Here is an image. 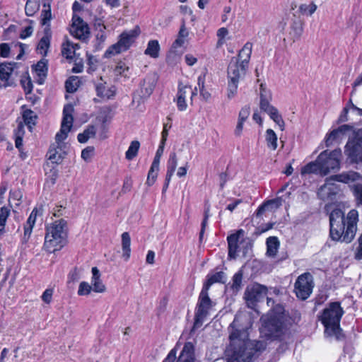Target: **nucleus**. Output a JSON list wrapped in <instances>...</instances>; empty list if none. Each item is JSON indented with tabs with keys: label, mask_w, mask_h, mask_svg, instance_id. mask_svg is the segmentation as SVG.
Masks as SVG:
<instances>
[{
	"label": "nucleus",
	"mask_w": 362,
	"mask_h": 362,
	"mask_svg": "<svg viewBox=\"0 0 362 362\" xmlns=\"http://www.w3.org/2000/svg\"><path fill=\"white\" fill-rule=\"evenodd\" d=\"M230 343L225 351L226 362H253L265 349V342L251 340L247 328L236 317L228 327Z\"/></svg>",
	"instance_id": "1"
},
{
	"label": "nucleus",
	"mask_w": 362,
	"mask_h": 362,
	"mask_svg": "<svg viewBox=\"0 0 362 362\" xmlns=\"http://www.w3.org/2000/svg\"><path fill=\"white\" fill-rule=\"evenodd\" d=\"M329 218L331 239L336 242L351 243L357 230V211L351 210L346 218L344 211L335 208L330 212Z\"/></svg>",
	"instance_id": "2"
},
{
	"label": "nucleus",
	"mask_w": 362,
	"mask_h": 362,
	"mask_svg": "<svg viewBox=\"0 0 362 362\" xmlns=\"http://www.w3.org/2000/svg\"><path fill=\"white\" fill-rule=\"evenodd\" d=\"M252 49V44L246 42L240 50L238 57H233L228 67V93L229 99L233 98L237 93L240 78L243 77L247 71Z\"/></svg>",
	"instance_id": "3"
},
{
	"label": "nucleus",
	"mask_w": 362,
	"mask_h": 362,
	"mask_svg": "<svg viewBox=\"0 0 362 362\" xmlns=\"http://www.w3.org/2000/svg\"><path fill=\"white\" fill-rule=\"evenodd\" d=\"M69 227L67 221L59 218L45 226L43 248L48 253L60 251L68 243Z\"/></svg>",
	"instance_id": "4"
},
{
	"label": "nucleus",
	"mask_w": 362,
	"mask_h": 362,
	"mask_svg": "<svg viewBox=\"0 0 362 362\" xmlns=\"http://www.w3.org/2000/svg\"><path fill=\"white\" fill-rule=\"evenodd\" d=\"M344 314V310L341 305V303L334 301L328 303L318 317L325 330H330L332 333L337 334L341 330L340 322Z\"/></svg>",
	"instance_id": "5"
},
{
	"label": "nucleus",
	"mask_w": 362,
	"mask_h": 362,
	"mask_svg": "<svg viewBox=\"0 0 362 362\" xmlns=\"http://www.w3.org/2000/svg\"><path fill=\"white\" fill-rule=\"evenodd\" d=\"M262 319V327L266 336L269 339H279L284 334L285 328L284 317L282 313L272 310Z\"/></svg>",
	"instance_id": "6"
},
{
	"label": "nucleus",
	"mask_w": 362,
	"mask_h": 362,
	"mask_svg": "<svg viewBox=\"0 0 362 362\" xmlns=\"http://www.w3.org/2000/svg\"><path fill=\"white\" fill-rule=\"evenodd\" d=\"M55 142L50 144L45 155V163L58 166L61 164L68 153L69 148V142L66 141L68 137H55Z\"/></svg>",
	"instance_id": "7"
},
{
	"label": "nucleus",
	"mask_w": 362,
	"mask_h": 362,
	"mask_svg": "<svg viewBox=\"0 0 362 362\" xmlns=\"http://www.w3.org/2000/svg\"><path fill=\"white\" fill-rule=\"evenodd\" d=\"M140 34V28L136 26L134 29L124 31L119 35L118 42L111 45L105 52V57H111L127 50Z\"/></svg>",
	"instance_id": "8"
},
{
	"label": "nucleus",
	"mask_w": 362,
	"mask_h": 362,
	"mask_svg": "<svg viewBox=\"0 0 362 362\" xmlns=\"http://www.w3.org/2000/svg\"><path fill=\"white\" fill-rule=\"evenodd\" d=\"M341 150L338 148L327 153L324 151L317 156V162L322 171V176L327 175L331 170L337 171L340 168Z\"/></svg>",
	"instance_id": "9"
},
{
	"label": "nucleus",
	"mask_w": 362,
	"mask_h": 362,
	"mask_svg": "<svg viewBox=\"0 0 362 362\" xmlns=\"http://www.w3.org/2000/svg\"><path fill=\"white\" fill-rule=\"evenodd\" d=\"M271 99V93L264 88L262 84H261L259 103L260 110L266 112L279 127V129L283 130L284 127V122L278 110L270 104Z\"/></svg>",
	"instance_id": "10"
},
{
	"label": "nucleus",
	"mask_w": 362,
	"mask_h": 362,
	"mask_svg": "<svg viewBox=\"0 0 362 362\" xmlns=\"http://www.w3.org/2000/svg\"><path fill=\"white\" fill-rule=\"evenodd\" d=\"M314 288L313 277L309 272H305L298 276L294 284V293L302 300H307Z\"/></svg>",
	"instance_id": "11"
},
{
	"label": "nucleus",
	"mask_w": 362,
	"mask_h": 362,
	"mask_svg": "<svg viewBox=\"0 0 362 362\" xmlns=\"http://www.w3.org/2000/svg\"><path fill=\"white\" fill-rule=\"evenodd\" d=\"M344 153L350 164L362 163V137H349L344 147Z\"/></svg>",
	"instance_id": "12"
},
{
	"label": "nucleus",
	"mask_w": 362,
	"mask_h": 362,
	"mask_svg": "<svg viewBox=\"0 0 362 362\" xmlns=\"http://www.w3.org/2000/svg\"><path fill=\"white\" fill-rule=\"evenodd\" d=\"M16 63H1L0 64V80L3 83L4 87L13 86L16 81Z\"/></svg>",
	"instance_id": "13"
},
{
	"label": "nucleus",
	"mask_w": 362,
	"mask_h": 362,
	"mask_svg": "<svg viewBox=\"0 0 362 362\" xmlns=\"http://www.w3.org/2000/svg\"><path fill=\"white\" fill-rule=\"evenodd\" d=\"M267 288L258 283L249 285L246 287L244 293V299L248 306L255 305L263 293H266Z\"/></svg>",
	"instance_id": "14"
},
{
	"label": "nucleus",
	"mask_w": 362,
	"mask_h": 362,
	"mask_svg": "<svg viewBox=\"0 0 362 362\" xmlns=\"http://www.w3.org/2000/svg\"><path fill=\"white\" fill-rule=\"evenodd\" d=\"M244 235V230L238 229L227 236L228 258L229 259H235L237 258L239 251L240 238H243Z\"/></svg>",
	"instance_id": "15"
},
{
	"label": "nucleus",
	"mask_w": 362,
	"mask_h": 362,
	"mask_svg": "<svg viewBox=\"0 0 362 362\" xmlns=\"http://www.w3.org/2000/svg\"><path fill=\"white\" fill-rule=\"evenodd\" d=\"M70 33L77 39L85 40L89 35L88 26L82 18L74 15Z\"/></svg>",
	"instance_id": "16"
},
{
	"label": "nucleus",
	"mask_w": 362,
	"mask_h": 362,
	"mask_svg": "<svg viewBox=\"0 0 362 362\" xmlns=\"http://www.w3.org/2000/svg\"><path fill=\"white\" fill-rule=\"evenodd\" d=\"M197 87L192 90L191 86L187 85L179 84L178 91L177 93V106L179 110L184 111L187 109V105L186 103L187 95H191V100L197 95Z\"/></svg>",
	"instance_id": "17"
},
{
	"label": "nucleus",
	"mask_w": 362,
	"mask_h": 362,
	"mask_svg": "<svg viewBox=\"0 0 362 362\" xmlns=\"http://www.w3.org/2000/svg\"><path fill=\"white\" fill-rule=\"evenodd\" d=\"M73 112L74 107L72 105L67 104L64 107L61 129L59 132L57 133L55 136H60V134L64 136H67L73 124Z\"/></svg>",
	"instance_id": "18"
},
{
	"label": "nucleus",
	"mask_w": 362,
	"mask_h": 362,
	"mask_svg": "<svg viewBox=\"0 0 362 362\" xmlns=\"http://www.w3.org/2000/svg\"><path fill=\"white\" fill-rule=\"evenodd\" d=\"M362 136V127L358 125L343 124L338 128L334 129L326 136Z\"/></svg>",
	"instance_id": "19"
},
{
	"label": "nucleus",
	"mask_w": 362,
	"mask_h": 362,
	"mask_svg": "<svg viewBox=\"0 0 362 362\" xmlns=\"http://www.w3.org/2000/svg\"><path fill=\"white\" fill-rule=\"evenodd\" d=\"M95 91L97 95L102 100H108L112 98L115 94V87L108 85L102 78L95 83Z\"/></svg>",
	"instance_id": "20"
},
{
	"label": "nucleus",
	"mask_w": 362,
	"mask_h": 362,
	"mask_svg": "<svg viewBox=\"0 0 362 362\" xmlns=\"http://www.w3.org/2000/svg\"><path fill=\"white\" fill-rule=\"evenodd\" d=\"M212 306V301L208 295V290L202 288L198 298L196 310L200 313V315L208 314L209 310Z\"/></svg>",
	"instance_id": "21"
},
{
	"label": "nucleus",
	"mask_w": 362,
	"mask_h": 362,
	"mask_svg": "<svg viewBox=\"0 0 362 362\" xmlns=\"http://www.w3.org/2000/svg\"><path fill=\"white\" fill-rule=\"evenodd\" d=\"M177 362H195L194 346L192 342L185 343Z\"/></svg>",
	"instance_id": "22"
},
{
	"label": "nucleus",
	"mask_w": 362,
	"mask_h": 362,
	"mask_svg": "<svg viewBox=\"0 0 362 362\" xmlns=\"http://www.w3.org/2000/svg\"><path fill=\"white\" fill-rule=\"evenodd\" d=\"M157 78L156 75H148L144 79L141 86L142 97L147 98L151 95L156 84Z\"/></svg>",
	"instance_id": "23"
},
{
	"label": "nucleus",
	"mask_w": 362,
	"mask_h": 362,
	"mask_svg": "<svg viewBox=\"0 0 362 362\" xmlns=\"http://www.w3.org/2000/svg\"><path fill=\"white\" fill-rule=\"evenodd\" d=\"M91 286L95 293H104L106 291V286L100 279V272L98 267H93L91 269Z\"/></svg>",
	"instance_id": "24"
},
{
	"label": "nucleus",
	"mask_w": 362,
	"mask_h": 362,
	"mask_svg": "<svg viewBox=\"0 0 362 362\" xmlns=\"http://www.w3.org/2000/svg\"><path fill=\"white\" fill-rule=\"evenodd\" d=\"M33 69L37 77V82L39 84H42L47 75V62L45 59L39 61L35 65L33 66Z\"/></svg>",
	"instance_id": "25"
},
{
	"label": "nucleus",
	"mask_w": 362,
	"mask_h": 362,
	"mask_svg": "<svg viewBox=\"0 0 362 362\" xmlns=\"http://www.w3.org/2000/svg\"><path fill=\"white\" fill-rule=\"evenodd\" d=\"M52 37V33L49 26L45 27L44 30V36L40 39L37 49L38 52L42 55H46L47 50L50 45V40Z\"/></svg>",
	"instance_id": "26"
},
{
	"label": "nucleus",
	"mask_w": 362,
	"mask_h": 362,
	"mask_svg": "<svg viewBox=\"0 0 362 362\" xmlns=\"http://www.w3.org/2000/svg\"><path fill=\"white\" fill-rule=\"evenodd\" d=\"M337 193L336 186L331 183H325L320 187L318 192V194L322 200H332Z\"/></svg>",
	"instance_id": "27"
},
{
	"label": "nucleus",
	"mask_w": 362,
	"mask_h": 362,
	"mask_svg": "<svg viewBox=\"0 0 362 362\" xmlns=\"http://www.w3.org/2000/svg\"><path fill=\"white\" fill-rule=\"evenodd\" d=\"M267 252L266 254L268 257H274L280 246V243L277 237L270 236L267 238Z\"/></svg>",
	"instance_id": "28"
},
{
	"label": "nucleus",
	"mask_w": 362,
	"mask_h": 362,
	"mask_svg": "<svg viewBox=\"0 0 362 362\" xmlns=\"http://www.w3.org/2000/svg\"><path fill=\"white\" fill-rule=\"evenodd\" d=\"M225 277V274L223 272H217L214 274H208L206 276V279L203 285V288L208 290L210 288V287L216 283H221L224 284L225 281L223 279Z\"/></svg>",
	"instance_id": "29"
},
{
	"label": "nucleus",
	"mask_w": 362,
	"mask_h": 362,
	"mask_svg": "<svg viewBox=\"0 0 362 362\" xmlns=\"http://www.w3.org/2000/svg\"><path fill=\"white\" fill-rule=\"evenodd\" d=\"M189 35V32L185 27V24L183 23L180 26L177 37L172 45L171 49H176L181 47L185 42V39Z\"/></svg>",
	"instance_id": "30"
},
{
	"label": "nucleus",
	"mask_w": 362,
	"mask_h": 362,
	"mask_svg": "<svg viewBox=\"0 0 362 362\" xmlns=\"http://www.w3.org/2000/svg\"><path fill=\"white\" fill-rule=\"evenodd\" d=\"M57 167L49 163H45L43 165L45 175L47 176V181L50 182L52 185L56 183L59 176V171Z\"/></svg>",
	"instance_id": "31"
},
{
	"label": "nucleus",
	"mask_w": 362,
	"mask_h": 362,
	"mask_svg": "<svg viewBox=\"0 0 362 362\" xmlns=\"http://www.w3.org/2000/svg\"><path fill=\"white\" fill-rule=\"evenodd\" d=\"M131 238L128 232L122 234V256L127 261L131 255Z\"/></svg>",
	"instance_id": "32"
},
{
	"label": "nucleus",
	"mask_w": 362,
	"mask_h": 362,
	"mask_svg": "<svg viewBox=\"0 0 362 362\" xmlns=\"http://www.w3.org/2000/svg\"><path fill=\"white\" fill-rule=\"evenodd\" d=\"M160 49V47L158 41L156 40H151L148 41L147 47L144 51V54L151 58L156 59L159 57Z\"/></svg>",
	"instance_id": "33"
},
{
	"label": "nucleus",
	"mask_w": 362,
	"mask_h": 362,
	"mask_svg": "<svg viewBox=\"0 0 362 362\" xmlns=\"http://www.w3.org/2000/svg\"><path fill=\"white\" fill-rule=\"evenodd\" d=\"M243 272L242 270L238 271L234 274L232 278V284L230 285V290L233 293H238L242 288L243 286Z\"/></svg>",
	"instance_id": "34"
},
{
	"label": "nucleus",
	"mask_w": 362,
	"mask_h": 362,
	"mask_svg": "<svg viewBox=\"0 0 362 362\" xmlns=\"http://www.w3.org/2000/svg\"><path fill=\"white\" fill-rule=\"evenodd\" d=\"M302 174H320L322 176V171L317 162V158L314 162H310L304 165L301 169Z\"/></svg>",
	"instance_id": "35"
},
{
	"label": "nucleus",
	"mask_w": 362,
	"mask_h": 362,
	"mask_svg": "<svg viewBox=\"0 0 362 362\" xmlns=\"http://www.w3.org/2000/svg\"><path fill=\"white\" fill-rule=\"evenodd\" d=\"M357 175V173L355 172H349V173H342L340 174H337L332 175L331 179L343 183H349L351 181H354L356 180V176Z\"/></svg>",
	"instance_id": "36"
},
{
	"label": "nucleus",
	"mask_w": 362,
	"mask_h": 362,
	"mask_svg": "<svg viewBox=\"0 0 362 362\" xmlns=\"http://www.w3.org/2000/svg\"><path fill=\"white\" fill-rule=\"evenodd\" d=\"M303 31V24L299 21H295L291 25V30L289 35H291L293 42L298 40Z\"/></svg>",
	"instance_id": "37"
},
{
	"label": "nucleus",
	"mask_w": 362,
	"mask_h": 362,
	"mask_svg": "<svg viewBox=\"0 0 362 362\" xmlns=\"http://www.w3.org/2000/svg\"><path fill=\"white\" fill-rule=\"evenodd\" d=\"M10 214L11 210L8 206H4L0 208V239L5 233V226Z\"/></svg>",
	"instance_id": "38"
},
{
	"label": "nucleus",
	"mask_w": 362,
	"mask_h": 362,
	"mask_svg": "<svg viewBox=\"0 0 362 362\" xmlns=\"http://www.w3.org/2000/svg\"><path fill=\"white\" fill-rule=\"evenodd\" d=\"M23 119L25 124L28 127L30 132H31L32 126L35 124L37 119L36 114L31 110H25L23 112Z\"/></svg>",
	"instance_id": "39"
},
{
	"label": "nucleus",
	"mask_w": 362,
	"mask_h": 362,
	"mask_svg": "<svg viewBox=\"0 0 362 362\" xmlns=\"http://www.w3.org/2000/svg\"><path fill=\"white\" fill-rule=\"evenodd\" d=\"M140 143L137 140L132 141L125 153V158L128 160H133L138 154Z\"/></svg>",
	"instance_id": "40"
},
{
	"label": "nucleus",
	"mask_w": 362,
	"mask_h": 362,
	"mask_svg": "<svg viewBox=\"0 0 362 362\" xmlns=\"http://www.w3.org/2000/svg\"><path fill=\"white\" fill-rule=\"evenodd\" d=\"M177 165V155L175 152L170 154L169 159L167 163V172L166 175L173 176L175 173Z\"/></svg>",
	"instance_id": "41"
},
{
	"label": "nucleus",
	"mask_w": 362,
	"mask_h": 362,
	"mask_svg": "<svg viewBox=\"0 0 362 362\" xmlns=\"http://www.w3.org/2000/svg\"><path fill=\"white\" fill-rule=\"evenodd\" d=\"M81 81L78 76L70 77L65 83L66 91L69 93H74L80 86Z\"/></svg>",
	"instance_id": "42"
},
{
	"label": "nucleus",
	"mask_w": 362,
	"mask_h": 362,
	"mask_svg": "<svg viewBox=\"0 0 362 362\" xmlns=\"http://www.w3.org/2000/svg\"><path fill=\"white\" fill-rule=\"evenodd\" d=\"M209 216H210V205L206 204L204 206V218H203V220L201 223V230H200L199 235V238L200 241H202V240L203 239L206 226L207 225Z\"/></svg>",
	"instance_id": "43"
},
{
	"label": "nucleus",
	"mask_w": 362,
	"mask_h": 362,
	"mask_svg": "<svg viewBox=\"0 0 362 362\" xmlns=\"http://www.w3.org/2000/svg\"><path fill=\"white\" fill-rule=\"evenodd\" d=\"M317 8V5L313 2L309 4H302L299 6V11L303 16H310L315 12Z\"/></svg>",
	"instance_id": "44"
},
{
	"label": "nucleus",
	"mask_w": 362,
	"mask_h": 362,
	"mask_svg": "<svg viewBox=\"0 0 362 362\" xmlns=\"http://www.w3.org/2000/svg\"><path fill=\"white\" fill-rule=\"evenodd\" d=\"M40 5L37 0H27L25 11L27 16H33L38 11Z\"/></svg>",
	"instance_id": "45"
},
{
	"label": "nucleus",
	"mask_w": 362,
	"mask_h": 362,
	"mask_svg": "<svg viewBox=\"0 0 362 362\" xmlns=\"http://www.w3.org/2000/svg\"><path fill=\"white\" fill-rule=\"evenodd\" d=\"M62 54L67 59H71L74 54L75 47L74 43L67 40L62 45Z\"/></svg>",
	"instance_id": "46"
},
{
	"label": "nucleus",
	"mask_w": 362,
	"mask_h": 362,
	"mask_svg": "<svg viewBox=\"0 0 362 362\" xmlns=\"http://www.w3.org/2000/svg\"><path fill=\"white\" fill-rule=\"evenodd\" d=\"M43 212V206L40 205L39 207H35L29 215L26 222L35 224L36 218L38 215H42Z\"/></svg>",
	"instance_id": "47"
},
{
	"label": "nucleus",
	"mask_w": 362,
	"mask_h": 362,
	"mask_svg": "<svg viewBox=\"0 0 362 362\" xmlns=\"http://www.w3.org/2000/svg\"><path fill=\"white\" fill-rule=\"evenodd\" d=\"M276 202H279L280 203L281 202H280V200L279 199H269V200H267V201L263 202L256 209V211L255 212V216H262L264 213V211H266V207L268 205L274 204Z\"/></svg>",
	"instance_id": "48"
},
{
	"label": "nucleus",
	"mask_w": 362,
	"mask_h": 362,
	"mask_svg": "<svg viewBox=\"0 0 362 362\" xmlns=\"http://www.w3.org/2000/svg\"><path fill=\"white\" fill-rule=\"evenodd\" d=\"M91 291H93L91 285L86 281H81L78 286L77 293L80 296H88Z\"/></svg>",
	"instance_id": "49"
},
{
	"label": "nucleus",
	"mask_w": 362,
	"mask_h": 362,
	"mask_svg": "<svg viewBox=\"0 0 362 362\" xmlns=\"http://www.w3.org/2000/svg\"><path fill=\"white\" fill-rule=\"evenodd\" d=\"M158 168H153L152 166H151L149 171L148 173V176L146 182L148 186H152L155 183L158 176Z\"/></svg>",
	"instance_id": "50"
},
{
	"label": "nucleus",
	"mask_w": 362,
	"mask_h": 362,
	"mask_svg": "<svg viewBox=\"0 0 362 362\" xmlns=\"http://www.w3.org/2000/svg\"><path fill=\"white\" fill-rule=\"evenodd\" d=\"M44 7L46 8L45 4H44ZM41 16H42V24L43 25H45L46 27H47V26L49 27V25H48V23L49 22V21L51 20V18H52L51 9H50L49 6H47V8H45L42 11Z\"/></svg>",
	"instance_id": "51"
},
{
	"label": "nucleus",
	"mask_w": 362,
	"mask_h": 362,
	"mask_svg": "<svg viewBox=\"0 0 362 362\" xmlns=\"http://www.w3.org/2000/svg\"><path fill=\"white\" fill-rule=\"evenodd\" d=\"M21 83L26 94L30 93L33 90V84L30 77L24 76L21 78Z\"/></svg>",
	"instance_id": "52"
},
{
	"label": "nucleus",
	"mask_w": 362,
	"mask_h": 362,
	"mask_svg": "<svg viewBox=\"0 0 362 362\" xmlns=\"http://www.w3.org/2000/svg\"><path fill=\"white\" fill-rule=\"evenodd\" d=\"M34 226L35 225L29 223L28 222H25L24 223V232L23 238L25 242L28 241V240L30 239Z\"/></svg>",
	"instance_id": "53"
},
{
	"label": "nucleus",
	"mask_w": 362,
	"mask_h": 362,
	"mask_svg": "<svg viewBox=\"0 0 362 362\" xmlns=\"http://www.w3.org/2000/svg\"><path fill=\"white\" fill-rule=\"evenodd\" d=\"M54 288H48L45 290L41 296L42 300L47 304H49L52 300Z\"/></svg>",
	"instance_id": "54"
},
{
	"label": "nucleus",
	"mask_w": 362,
	"mask_h": 362,
	"mask_svg": "<svg viewBox=\"0 0 362 362\" xmlns=\"http://www.w3.org/2000/svg\"><path fill=\"white\" fill-rule=\"evenodd\" d=\"M228 34V29L226 28H221L217 31V36L218 40L217 42V46H221L225 42L224 37Z\"/></svg>",
	"instance_id": "55"
},
{
	"label": "nucleus",
	"mask_w": 362,
	"mask_h": 362,
	"mask_svg": "<svg viewBox=\"0 0 362 362\" xmlns=\"http://www.w3.org/2000/svg\"><path fill=\"white\" fill-rule=\"evenodd\" d=\"M94 153V147L93 146H88L82 150L81 151V158L86 160L88 161L90 160L91 156L93 155Z\"/></svg>",
	"instance_id": "56"
},
{
	"label": "nucleus",
	"mask_w": 362,
	"mask_h": 362,
	"mask_svg": "<svg viewBox=\"0 0 362 362\" xmlns=\"http://www.w3.org/2000/svg\"><path fill=\"white\" fill-rule=\"evenodd\" d=\"M206 317V315H200V313L195 311L194 328H199L202 325L204 319Z\"/></svg>",
	"instance_id": "57"
},
{
	"label": "nucleus",
	"mask_w": 362,
	"mask_h": 362,
	"mask_svg": "<svg viewBox=\"0 0 362 362\" xmlns=\"http://www.w3.org/2000/svg\"><path fill=\"white\" fill-rule=\"evenodd\" d=\"M11 47L8 43H1L0 45V56L4 58H7L10 54Z\"/></svg>",
	"instance_id": "58"
},
{
	"label": "nucleus",
	"mask_w": 362,
	"mask_h": 362,
	"mask_svg": "<svg viewBox=\"0 0 362 362\" xmlns=\"http://www.w3.org/2000/svg\"><path fill=\"white\" fill-rule=\"evenodd\" d=\"M177 351L176 347L172 349L162 362H175L177 358Z\"/></svg>",
	"instance_id": "59"
},
{
	"label": "nucleus",
	"mask_w": 362,
	"mask_h": 362,
	"mask_svg": "<svg viewBox=\"0 0 362 362\" xmlns=\"http://www.w3.org/2000/svg\"><path fill=\"white\" fill-rule=\"evenodd\" d=\"M250 114V107L249 106H245L243 107L240 112H239V117L238 119H240V121H246V119L248 118L249 115Z\"/></svg>",
	"instance_id": "60"
},
{
	"label": "nucleus",
	"mask_w": 362,
	"mask_h": 362,
	"mask_svg": "<svg viewBox=\"0 0 362 362\" xmlns=\"http://www.w3.org/2000/svg\"><path fill=\"white\" fill-rule=\"evenodd\" d=\"M358 245L356 250L354 257L357 260L362 259V233L360 235L358 239Z\"/></svg>",
	"instance_id": "61"
},
{
	"label": "nucleus",
	"mask_w": 362,
	"mask_h": 362,
	"mask_svg": "<svg viewBox=\"0 0 362 362\" xmlns=\"http://www.w3.org/2000/svg\"><path fill=\"white\" fill-rule=\"evenodd\" d=\"M68 279L70 282H74L79 279V272L76 267L69 272L68 274Z\"/></svg>",
	"instance_id": "62"
},
{
	"label": "nucleus",
	"mask_w": 362,
	"mask_h": 362,
	"mask_svg": "<svg viewBox=\"0 0 362 362\" xmlns=\"http://www.w3.org/2000/svg\"><path fill=\"white\" fill-rule=\"evenodd\" d=\"M65 207L62 205H56L52 211V214L54 217L59 218L64 215Z\"/></svg>",
	"instance_id": "63"
},
{
	"label": "nucleus",
	"mask_w": 362,
	"mask_h": 362,
	"mask_svg": "<svg viewBox=\"0 0 362 362\" xmlns=\"http://www.w3.org/2000/svg\"><path fill=\"white\" fill-rule=\"evenodd\" d=\"M132 187V180L130 177H126L124 180L122 192L126 194L129 192Z\"/></svg>",
	"instance_id": "64"
}]
</instances>
